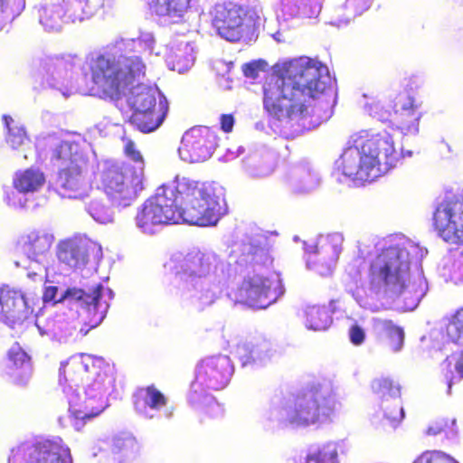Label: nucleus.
Segmentation results:
<instances>
[{
    "mask_svg": "<svg viewBox=\"0 0 463 463\" xmlns=\"http://www.w3.org/2000/svg\"><path fill=\"white\" fill-rule=\"evenodd\" d=\"M8 357L12 363L14 383L20 386H25L32 375L30 356L22 348L16 346L9 350Z\"/></svg>",
    "mask_w": 463,
    "mask_h": 463,
    "instance_id": "obj_24",
    "label": "nucleus"
},
{
    "mask_svg": "<svg viewBox=\"0 0 463 463\" xmlns=\"http://www.w3.org/2000/svg\"><path fill=\"white\" fill-rule=\"evenodd\" d=\"M217 147V136L207 127H197L187 130L182 137L180 153L190 163H200L209 159Z\"/></svg>",
    "mask_w": 463,
    "mask_h": 463,
    "instance_id": "obj_13",
    "label": "nucleus"
},
{
    "mask_svg": "<svg viewBox=\"0 0 463 463\" xmlns=\"http://www.w3.org/2000/svg\"><path fill=\"white\" fill-rule=\"evenodd\" d=\"M31 458L33 463H72L71 450L61 438L37 442Z\"/></svg>",
    "mask_w": 463,
    "mask_h": 463,
    "instance_id": "obj_19",
    "label": "nucleus"
},
{
    "mask_svg": "<svg viewBox=\"0 0 463 463\" xmlns=\"http://www.w3.org/2000/svg\"><path fill=\"white\" fill-rule=\"evenodd\" d=\"M343 237L338 233L328 234L322 241V249L329 255L332 264L327 267L326 274H331L334 269V264L338 259L339 253L342 250ZM322 275H326L320 271Z\"/></svg>",
    "mask_w": 463,
    "mask_h": 463,
    "instance_id": "obj_32",
    "label": "nucleus"
},
{
    "mask_svg": "<svg viewBox=\"0 0 463 463\" xmlns=\"http://www.w3.org/2000/svg\"><path fill=\"white\" fill-rule=\"evenodd\" d=\"M433 226L445 241L463 244V194L444 201L436 208Z\"/></svg>",
    "mask_w": 463,
    "mask_h": 463,
    "instance_id": "obj_12",
    "label": "nucleus"
},
{
    "mask_svg": "<svg viewBox=\"0 0 463 463\" xmlns=\"http://www.w3.org/2000/svg\"><path fill=\"white\" fill-rule=\"evenodd\" d=\"M378 325L389 347L395 352L399 351L404 342L403 329L396 326L392 320H379Z\"/></svg>",
    "mask_w": 463,
    "mask_h": 463,
    "instance_id": "obj_29",
    "label": "nucleus"
},
{
    "mask_svg": "<svg viewBox=\"0 0 463 463\" xmlns=\"http://www.w3.org/2000/svg\"><path fill=\"white\" fill-rule=\"evenodd\" d=\"M167 397L155 384L138 388L133 394L134 409L139 415L152 419L149 411H159L167 404Z\"/></svg>",
    "mask_w": 463,
    "mask_h": 463,
    "instance_id": "obj_21",
    "label": "nucleus"
},
{
    "mask_svg": "<svg viewBox=\"0 0 463 463\" xmlns=\"http://www.w3.org/2000/svg\"><path fill=\"white\" fill-rule=\"evenodd\" d=\"M191 2L192 0H147V8L152 14L178 22L191 8Z\"/></svg>",
    "mask_w": 463,
    "mask_h": 463,
    "instance_id": "obj_22",
    "label": "nucleus"
},
{
    "mask_svg": "<svg viewBox=\"0 0 463 463\" xmlns=\"http://www.w3.org/2000/svg\"><path fill=\"white\" fill-rule=\"evenodd\" d=\"M407 255V251L397 245L383 249L369 268L371 290L378 293L383 289L395 295L403 293L411 281Z\"/></svg>",
    "mask_w": 463,
    "mask_h": 463,
    "instance_id": "obj_8",
    "label": "nucleus"
},
{
    "mask_svg": "<svg viewBox=\"0 0 463 463\" xmlns=\"http://www.w3.org/2000/svg\"><path fill=\"white\" fill-rule=\"evenodd\" d=\"M102 289L103 286L100 283L88 289L77 288H68L59 298V301L70 298L79 302L80 305L87 310L96 312L99 306Z\"/></svg>",
    "mask_w": 463,
    "mask_h": 463,
    "instance_id": "obj_25",
    "label": "nucleus"
},
{
    "mask_svg": "<svg viewBox=\"0 0 463 463\" xmlns=\"http://www.w3.org/2000/svg\"><path fill=\"white\" fill-rule=\"evenodd\" d=\"M451 385H452V380H451V379H449V380L448 381V387H449V390H450Z\"/></svg>",
    "mask_w": 463,
    "mask_h": 463,
    "instance_id": "obj_46",
    "label": "nucleus"
},
{
    "mask_svg": "<svg viewBox=\"0 0 463 463\" xmlns=\"http://www.w3.org/2000/svg\"><path fill=\"white\" fill-rule=\"evenodd\" d=\"M86 209L93 219L99 222L106 223L111 220L109 208L96 198H92L86 203Z\"/></svg>",
    "mask_w": 463,
    "mask_h": 463,
    "instance_id": "obj_34",
    "label": "nucleus"
},
{
    "mask_svg": "<svg viewBox=\"0 0 463 463\" xmlns=\"http://www.w3.org/2000/svg\"><path fill=\"white\" fill-rule=\"evenodd\" d=\"M221 128L225 133L232 132L234 125V118L232 114H222L220 118Z\"/></svg>",
    "mask_w": 463,
    "mask_h": 463,
    "instance_id": "obj_40",
    "label": "nucleus"
},
{
    "mask_svg": "<svg viewBox=\"0 0 463 463\" xmlns=\"http://www.w3.org/2000/svg\"><path fill=\"white\" fill-rule=\"evenodd\" d=\"M58 292V288L56 286H47L45 287L43 294V300L44 302L54 301L60 302L59 298L56 299V295Z\"/></svg>",
    "mask_w": 463,
    "mask_h": 463,
    "instance_id": "obj_41",
    "label": "nucleus"
},
{
    "mask_svg": "<svg viewBox=\"0 0 463 463\" xmlns=\"http://www.w3.org/2000/svg\"><path fill=\"white\" fill-rule=\"evenodd\" d=\"M373 392L383 402H387L389 399L393 400L392 408L383 404L384 418L392 424L400 422L403 417L404 412L400 402V387L389 378H377L372 382L371 384Z\"/></svg>",
    "mask_w": 463,
    "mask_h": 463,
    "instance_id": "obj_18",
    "label": "nucleus"
},
{
    "mask_svg": "<svg viewBox=\"0 0 463 463\" xmlns=\"http://www.w3.org/2000/svg\"><path fill=\"white\" fill-rule=\"evenodd\" d=\"M305 317L307 326L313 330H326L332 323V317L326 306H308Z\"/></svg>",
    "mask_w": 463,
    "mask_h": 463,
    "instance_id": "obj_28",
    "label": "nucleus"
},
{
    "mask_svg": "<svg viewBox=\"0 0 463 463\" xmlns=\"http://www.w3.org/2000/svg\"><path fill=\"white\" fill-rule=\"evenodd\" d=\"M457 420L452 417H439L433 420L426 430L430 436L444 435L449 438L457 434Z\"/></svg>",
    "mask_w": 463,
    "mask_h": 463,
    "instance_id": "obj_33",
    "label": "nucleus"
},
{
    "mask_svg": "<svg viewBox=\"0 0 463 463\" xmlns=\"http://www.w3.org/2000/svg\"><path fill=\"white\" fill-rule=\"evenodd\" d=\"M455 370L463 378V352H461L455 362Z\"/></svg>",
    "mask_w": 463,
    "mask_h": 463,
    "instance_id": "obj_44",
    "label": "nucleus"
},
{
    "mask_svg": "<svg viewBox=\"0 0 463 463\" xmlns=\"http://www.w3.org/2000/svg\"><path fill=\"white\" fill-rule=\"evenodd\" d=\"M327 68L308 58L291 61L286 77L271 76L263 85V109L272 130L294 138L316 111L326 88Z\"/></svg>",
    "mask_w": 463,
    "mask_h": 463,
    "instance_id": "obj_1",
    "label": "nucleus"
},
{
    "mask_svg": "<svg viewBox=\"0 0 463 463\" xmlns=\"http://www.w3.org/2000/svg\"><path fill=\"white\" fill-rule=\"evenodd\" d=\"M349 338L353 345H361L364 342L365 333L359 325L354 324L349 328Z\"/></svg>",
    "mask_w": 463,
    "mask_h": 463,
    "instance_id": "obj_38",
    "label": "nucleus"
},
{
    "mask_svg": "<svg viewBox=\"0 0 463 463\" xmlns=\"http://www.w3.org/2000/svg\"><path fill=\"white\" fill-rule=\"evenodd\" d=\"M282 293V284L277 276L253 275L243 279L233 296L237 303L261 309L270 306Z\"/></svg>",
    "mask_w": 463,
    "mask_h": 463,
    "instance_id": "obj_11",
    "label": "nucleus"
},
{
    "mask_svg": "<svg viewBox=\"0 0 463 463\" xmlns=\"http://www.w3.org/2000/svg\"><path fill=\"white\" fill-rule=\"evenodd\" d=\"M3 120H4V123H5V126L7 129V131H9L10 128H14L15 125L14 124V121L13 119V118L11 116H8V115H5L3 117Z\"/></svg>",
    "mask_w": 463,
    "mask_h": 463,
    "instance_id": "obj_45",
    "label": "nucleus"
},
{
    "mask_svg": "<svg viewBox=\"0 0 463 463\" xmlns=\"http://www.w3.org/2000/svg\"><path fill=\"white\" fill-rule=\"evenodd\" d=\"M349 146L341 156L345 175L362 182H370L399 159L392 136L383 130L372 133L361 130L351 136Z\"/></svg>",
    "mask_w": 463,
    "mask_h": 463,
    "instance_id": "obj_5",
    "label": "nucleus"
},
{
    "mask_svg": "<svg viewBox=\"0 0 463 463\" xmlns=\"http://www.w3.org/2000/svg\"><path fill=\"white\" fill-rule=\"evenodd\" d=\"M4 0H0V7L3 5Z\"/></svg>",
    "mask_w": 463,
    "mask_h": 463,
    "instance_id": "obj_48",
    "label": "nucleus"
},
{
    "mask_svg": "<svg viewBox=\"0 0 463 463\" xmlns=\"http://www.w3.org/2000/svg\"><path fill=\"white\" fill-rule=\"evenodd\" d=\"M349 3L355 8L357 13H363L368 10L373 0H348Z\"/></svg>",
    "mask_w": 463,
    "mask_h": 463,
    "instance_id": "obj_42",
    "label": "nucleus"
},
{
    "mask_svg": "<svg viewBox=\"0 0 463 463\" xmlns=\"http://www.w3.org/2000/svg\"><path fill=\"white\" fill-rule=\"evenodd\" d=\"M420 107V103L417 102L410 90L405 89L401 91L395 99L392 125L404 135L418 133L419 122L422 115L418 110Z\"/></svg>",
    "mask_w": 463,
    "mask_h": 463,
    "instance_id": "obj_14",
    "label": "nucleus"
},
{
    "mask_svg": "<svg viewBox=\"0 0 463 463\" xmlns=\"http://www.w3.org/2000/svg\"><path fill=\"white\" fill-rule=\"evenodd\" d=\"M97 245L87 237L74 236L61 241L57 246L59 260L67 266L77 269L84 267Z\"/></svg>",
    "mask_w": 463,
    "mask_h": 463,
    "instance_id": "obj_16",
    "label": "nucleus"
},
{
    "mask_svg": "<svg viewBox=\"0 0 463 463\" xmlns=\"http://www.w3.org/2000/svg\"><path fill=\"white\" fill-rule=\"evenodd\" d=\"M179 269L189 277L203 278L213 269L212 258L199 250L190 251L180 260Z\"/></svg>",
    "mask_w": 463,
    "mask_h": 463,
    "instance_id": "obj_23",
    "label": "nucleus"
},
{
    "mask_svg": "<svg viewBox=\"0 0 463 463\" xmlns=\"http://www.w3.org/2000/svg\"><path fill=\"white\" fill-rule=\"evenodd\" d=\"M413 463H458L456 458L441 450H426Z\"/></svg>",
    "mask_w": 463,
    "mask_h": 463,
    "instance_id": "obj_35",
    "label": "nucleus"
},
{
    "mask_svg": "<svg viewBox=\"0 0 463 463\" xmlns=\"http://www.w3.org/2000/svg\"><path fill=\"white\" fill-rule=\"evenodd\" d=\"M52 160L61 165L58 175L62 197L82 200L90 197L92 185L88 178L90 160L76 144L61 142L52 151Z\"/></svg>",
    "mask_w": 463,
    "mask_h": 463,
    "instance_id": "obj_7",
    "label": "nucleus"
},
{
    "mask_svg": "<svg viewBox=\"0 0 463 463\" xmlns=\"http://www.w3.org/2000/svg\"><path fill=\"white\" fill-rule=\"evenodd\" d=\"M90 78L98 94L110 100H119L128 91L130 107L154 108L168 105L166 99L150 86L140 83L145 78L146 66L139 56L99 53L89 64Z\"/></svg>",
    "mask_w": 463,
    "mask_h": 463,
    "instance_id": "obj_3",
    "label": "nucleus"
},
{
    "mask_svg": "<svg viewBox=\"0 0 463 463\" xmlns=\"http://www.w3.org/2000/svg\"><path fill=\"white\" fill-rule=\"evenodd\" d=\"M448 331L454 342L463 345V307L458 308L452 316Z\"/></svg>",
    "mask_w": 463,
    "mask_h": 463,
    "instance_id": "obj_36",
    "label": "nucleus"
},
{
    "mask_svg": "<svg viewBox=\"0 0 463 463\" xmlns=\"http://www.w3.org/2000/svg\"><path fill=\"white\" fill-rule=\"evenodd\" d=\"M305 463H339L336 445L326 443L309 450Z\"/></svg>",
    "mask_w": 463,
    "mask_h": 463,
    "instance_id": "obj_30",
    "label": "nucleus"
},
{
    "mask_svg": "<svg viewBox=\"0 0 463 463\" xmlns=\"http://www.w3.org/2000/svg\"><path fill=\"white\" fill-rule=\"evenodd\" d=\"M132 114L129 123L142 133L147 134L157 129L164 122L168 105H157L154 108L130 107Z\"/></svg>",
    "mask_w": 463,
    "mask_h": 463,
    "instance_id": "obj_20",
    "label": "nucleus"
},
{
    "mask_svg": "<svg viewBox=\"0 0 463 463\" xmlns=\"http://www.w3.org/2000/svg\"><path fill=\"white\" fill-rule=\"evenodd\" d=\"M44 181V175L41 171L30 168L16 173L13 184L18 192L27 194L37 191Z\"/></svg>",
    "mask_w": 463,
    "mask_h": 463,
    "instance_id": "obj_26",
    "label": "nucleus"
},
{
    "mask_svg": "<svg viewBox=\"0 0 463 463\" xmlns=\"http://www.w3.org/2000/svg\"><path fill=\"white\" fill-rule=\"evenodd\" d=\"M29 137L24 127L14 126L7 131L5 136V142L12 149H19L29 142Z\"/></svg>",
    "mask_w": 463,
    "mask_h": 463,
    "instance_id": "obj_37",
    "label": "nucleus"
},
{
    "mask_svg": "<svg viewBox=\"0 0 463 463\" xmlns=\"http://www.w3.org/2000/svg\"><path fill=\"white\" fill-rule=\"evenodd\" d=\"M173 415V411H169V413L167 414L168 417H171Z\"/></svg>",
    "mask_w": 463,
    "mask_h": 463,
    "instance_id": "obj_47",
    "label": "nucleus"
},
{
    "mask_svg": "<svg viewBox=\"0 0 463 463\" xmlns=\"http://www.w3.org/2000/svg\"><path fill=\"white\" fill-rule=\"evenodd\" d=\"M222 197L221 188L213 182L176 176L145 201L137 213V225L145 232H153L158 225L180 222L213 226L223 214Z\"/></svg>",
    "mask_w": 463,
    "mask_h": 463,
    "instance_id": "obj_2",
    "label": "nucleus"
},
{
    "mask_svg": "<svg viewBox=\"0 0 463 463\" xmlns=\"http://www.w3.org/2000/svg\"><path fill=\"white\" fill-rule=\"evenodd\" d=\"M251 254H252V260L256 263L265 264L267 262H269V263L272 262V259L269 256L268 250H266L264 248H258L253 252H251Z\"/></svg>",
    "mask_w": 463,
    "mask_h": 463,
    "instance_id": "obj_39",
    "label": "nucleus"
},
{
    "mask_svg": "<svg viewBox=\"0 0 463 463\" xmlns=\"http://www.w3.org/2000/svg\"><path fill=\"white\" fill-rule=\"evenodd\" d=\"M231 374L232 365L227 356H212L201 362L195 381L210 389L220 390L226 386Z\"/></svg>",
    "mask_w": 463,
    "mask_h": 463,
    "instance_id": "obj_15",
    "label": "nucleus"
},
{
    "mask_svg": "<svg viewBox=\"0 0 463 463\" xmlns=\"http://www.w3.org/2000/svg\"><path fill=\"white\" fill-rule=\"evenodd\" d=\"M243 71L245 76L256 78L258 74V67L253 63H247L244 66Z\"/></svg>",
    "mask_w": 463,
    "mask_h": 463,
    "instance_id": "obj_43",
    "label": "nucleus"
},
{
    "mask_svg": "<svg viewBox=\"0 0 463 463\" xmlns=\"http://www.w3.org/2000/svg\"><path fill=\"white\" fill-rule=\"evenodd\" d=\"M342 405L329 383H311L293 396V405L287 414L288 423L307 427L332 422Z\"/></svg>",
    "mask_w": 463,
    "mask_h": 463,
    "instance_id": "obj_6",
    "label": "nucleus"
},
{
    "mask_svg": "<svg viewBox=\"0 0 463 463\" xmlns=\"http://www.w3.org/2000/svg\"><path fill=\"white\" fill-rule=\"evenodd\" d=\"M100 188L117 206L130 205L142 189L143 177L128 169L125 162H106L99 176Z\"/></svg>",
    "mask_w": 463,
    "mask_h": 463,
    "instance_id": "obj_10",
    "label": "nucleus"
},
{
    "mask_svg": "<svg viewBox=\"0 0 463 463\" xmlns=\"http://www.w3.org/2000/svg\"><path fill=\"white\" fill-rule=\"evenodd\" d=\"M122 140L124 142L123 154L134 163V165L127 163L128 169L144 177L145 159L142 153L132 139L122 137Z\"/></svg>",
    "mask_w": 463,
    "mask_h": 463,
    "instance_id": "obj_31",
    "label": "nucleus"
},
{
    "mask_svg": "<svg viewBox=\"0 0 463 463\" xmlns=\"http://www.w3.org/2000/svg\"><path fill=\"white\" fill-rule=\"evenodd\" d=\"M109 371V366L101 359L85 354L72 355L61 364L59 383L63 391L88 382L83 401H70V412L76 420H91L109 406L107 396L115 383Z\"/></svg>",
    "mask_w": 463,
    "mask_h": 463,
    "instance_id": "obj_4",
    "label": "nucleus"
},
{
    "mask_svg": "<svg viewBox=\"0 0 463 463\" xmlns=\"http://www.w3.org/2000/svg\"><path fill=\"white\" fill-rule=\"evenodd\" d=\"M52 246L50 238L44 234L32 233L22 245L23 253L31 260H38V258L47 253Z\"/></svg>",
    "mask_w": 463,
    "mask_h": 463,
    "instance_id": "obj_27",
    "label": "nucleus"
},
{
    "mask_svg": "<svg viewBox=\"0 0 463 463\" xmlns=\"http://www.w3.org/2000/svg\"><path fill=\"white\" fill-rule=\"evenodd\" d=\"M1 317L11 324H21L33 313L23 291L2 287Z\"/></svg>",
    "mask_w": 463,
    "mask_h": 463,
    "instance_id": "obj_17",
    "label": "nucleus"
},
{
    "mask_svg": "<svg viewBox=\"0 0 463 463\" xmlns=\"http://www.w3.org/2000/svg\"><path fill=\"white\" fill-rule=\"evenodd\" d=\"M212 25L230 42H239L259 24L260 14L253 5L232 1L217 3L211 13Z\"/></svg>",
    "mask_w": 463,
    "mask_h": 463,
    "instance_id": "obj_9",
    "label": "nucleus"
}]
</instances>
